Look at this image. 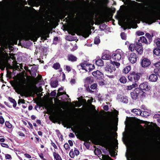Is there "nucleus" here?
I'll list each match as a JSON object with an SVG mask.
<instances>
[{"mask_svg": "<svg viewBox=\"0 0 160 160\" xmlns=\"http://www.w3.org/2000/svg\"><path fill=\"white\" fill-rule=\"evenodd\" d=\"M138 142L137 144V150L138 153L136 155V159L138 160L140 156V154L142 149L143 147L142 144L141 143V139L140 137H138Z\"/></svg>", "mask_w": 160, "mask_h": 160, "instance_id": "nucleus-6", "label": "nucleus"}, {"mask_svg": "<svg viewBox=\"0 0 160 160\" xmlns=\"http://www.w3.org/2000/svg\"><path fill=\"white\" fill-rule=\"evenodd\" d=\"M120 101L125 103L128 102V97L126 96H122L120 98Z\"/></svg>", "mask_w": 160, "mask_h": 160, "instance_id": "nucleus-28", "label": "nucleus"}, {"mask_svg": "<svg viewBox=\"0 0 160 160\" xmlns=\"http://www.w3.org/2000/svg\"><path fill=\"white\" fill-rule=\"evenodd\" d=\"M88 65V66H89L88 68L89 71H90L95 68V66L93 65H92L91 64H90Z\"/></svg>", "mask_w": 160, "mask_h": 160, "instance_id": "nucleus-43", "label": "nucleus"}, {"mask_svg": "<svg viewBox=\"0 0 160 160\" xmlns=\"http://www.w3.org/2000/svg\"><path fill=\"white\" fill-rule=\"evenodd\" d=\"M145 36L148 39V44H150L152 41V37H153V34H152L151 35L149 33H146Z\"/></svg>", "mask_w": 160, "mask_h": 160, "instance_id": "nucleus-21", "label": "nucleus"}, {"mask_svg": "<svg viewBox=\"0 0 160 160\" xmlns=\"http://www.w3.org/2000/svg\"><path fill=\"white\" fill-rule=\"evenodd\" d=\"M131 70V67L130 66H128L125 67L123 69V72L125 73H128Z\"/></svg>", "mask_w": 160, "mask_h": 160, "instance_id": "nucleus-34", "label": "nucleus"}, {"mask_svg": "<svg viewBox=\"0 0 160 160\" xmlns=\"http://www.w3.org/2000/svg\"><path fill=\"white\" fill-rule=\"evenodd\" d=\"M53 155L55 160H62L61 156L58 153L54 152H53Z\"/></svg>", "mask_w": 160, "mask_h": 160, "instance_id": "nucleus-22", "label": "nucleus"}, {"mask_svg": "<svg viewBox=\"0 0 160 160\" xmlns=\"http://www.w3.org/2000/svg\"><path fill=\"white\" fill-rule=\"evenodd\" d=\"M5 125L7 127L9 128H11L12 127V125L10 123L9 121H6L5 122Z\"/></svg>", "mask_w": 160, "mask_h": 160, "instance_id": "nucleus-42", "label": "nucleus"}, {"mask_svg": "<svg viewBox=\"0 0 160 160\" xmlns=\"http://www.w3.org/2000/svg\"><path fill=\"white\" fill-rule=\"evenodd\" d=\"M1 145L3 147H5L7 148H9V146L7 144H5V143H1Z\"/></svg>", "mask_w": 160, "mask_h": 160, "instance_id": "nucleus-61", "label": "nucleus"}, {"mask_svg": "<svg viewBox=\"0 0 160 160\" xmlns=\"http://www.w3.org/2000/svg\"><path fill=\"white\" fill-rule=\"evenodd\" d=\"M68 59L69 61L74 62L77 60V58L72 54H69L68 56Z\"/></svg>", "mask_w": 160, "mask_h": 160, "instance_id": "nucleus-19", "label": "nucleus"}, {"mask_svg": "<svg viewBox=\"0 0 160 160\" xmlns=\"http://www.w3.org/2000/svg\"><path fill=\"white\" fill-rule=\"evenodd\" d=\"M67 40L69 41H72L74 40V37L70 36H67Z\"/></svg>", "mask_w": 160, "mask_h": 160, "instance_id": "nucleus-48", "label": "nucleus"}, {"mask_svg": "<svg viewBox=\"0 0 160 160\" xmlns=\"http://www.w3.org/2000/svg\"><path fill=\"white\" fill-rule=\"evenodd\" d=\"M100 39L98 38H95L94 41V43L96 44H98L100 42Z\"/></svg>", "mask_w": 160, "mask_h": 160, "instance_id": "nucleus-49", "label": "nucleus"}, {"mask_svg": "<svg viewBox=\"0 0 160 160\" xmlns=\"http://www.w3.org/2000/svg\"><path fill=\"white\" fill-rule=\"evenodd\" d=\"M135 49L140 55H142L143 52V48L141 43L137 42L135 43Z\"/></svg>", "mask_w": 160, "mask_h": 160, "instance_id": "nucleus-8", "label": "nucleus"}, {"mask_svg": "<svg viewBox=\"0 0 160 160\" xmlns=\"http://www.w3.org/2000/svg\"><path fill=\"white\" fill-rule=\"evenodd\" d=\"M153 53L156 56H160V48H155L153 50Z\"/></svg>", "mask_w": 160, "mask_h": 160, "instance_id": "nucleus-24", "label": "nucleus"}, {"mask_svg": "<svg viewBox=\"0 0 160 160\" xmlns=\"http://www.w3.org/2000/svg\"><path fill=\"white\" fill-rule=\"evenodd\" d=\"M130 94L133 100H136L137 99L138 97V96L134 92H131Z\"/></svg>", "mask_w": 160, "mask_h": 160, "instance_id": "nucleus-31", "label": "nucleus"}, {"mask_svg": "<svg viewBox=\"0 0 160 160\" xmlns=\"http://www.w3.org/2000/svg\"><path fill=\"white\" fill-rule=\"evenodd\" d=\"M50 119L53 123H54L57 122L59 119L60 120V121L62 122L63 125L64 123H67V122L66 120H65L62 118H59L58 117L55 116H53L52 117H50Z\"/></svg>", "mask_w": 160, "mask_h": 160, "instance_id": "nucleus-13", "label": "nucleus"}, {"mask_svg": "<svg viewBox=\"0 0 160 160\" xmlns=\"http://www.w3.org/2000/svg\"><path fill=\"white\" fill-rule=\"evenodd\" d=\"M158 79V77L157 74L152 73L150 74L148 77V80L151 82H156Z\"/></svg>", "mask_w": 160, "mask_h": 160, "instance_id": "nucleus-16", "label": "nucleus"}, {"mask_svg": "<svg viewBox=\"0 0 160 160\" xmlns=\"http://www.w3.org/2000/svg\"><path fill=\"white\" fill-rule=\"evenodd\" d=\"M132 85L128 86L127 87V90H131L132 88L137 87L138 86L136 83H132Z\"/></svg>", "mask_w": 160, "mask_h": 160, "instance_id": "nucleus-25", "label": "nucleus"}, {"mask_svg": "<svg viewBox=\"0 0 160 160\" xmlns=\"http://www.w3.org/2000/svg\"><path fill=\"white\" fill-rule=\"evenodd\" d=\"M56 91L55 90H54L51 92L50 95L52 97H55L56 96Z\"/></svg>", "mask_w": 160, "mask_h": 160, "instance_id": "nucleus-57", "label": "nucleus"}, {"mask_svg": "<svg viewBox=\"0 0 160 160\" xmlns=\"http://www.w3.org/2000/svg\"><path fill=\"white\" fill-rule=\"evenodd\" d=\"M74 153L76 156H78L80 152L76 148H75Z\"/></svg>", "mask_w": 160, "mask_h": 160, "instance_id": "nucleus-55", "label": "nucleus"}, {"mask_svg": "<svg viewBox=\"0 0 160 160\" xmlns=\"http://www.w3.org/2000/svg\"><path fill=\"white\" fill-rule=\"evenodd\" d=\"M0 66L3 67L4 69L5 68V65L3 61L2 60H0Z\"/></svg>", "mask_w": 160, "mask_h": 160, "instance_id": "nucleus-59", "label": "nucleus"}, {"mask_svg": "<svg viewBox=\"0 0 160 160\" xmlns=\"http://www.w3.org/2000/svg\"><path fill=\"white\" fill-rule=\"evenodd\" d=\"M141 75L140 73H136L134 72H132L129 74L128 78L129 81L135 83L140 79Z\"/></svg>", "mask_w": 160, "mask_h": 160, "instance_id": "nucleus-4", "label": "nucleus"}, {"mask_svg": "<svg viewBox=\"0 0 160 160\" xmlns=\"http://www.w3.org/2000/svg\"><path fill=\"white\" fill-rule=\"evenodd\" d=\"M122 55V52L121 50H117L112 54V58L115 61H119L121 59Z\"/></svg>", "mask_w": 160, "mask_h": 160, "instance_id": "nucleus-5", "label": "nucleus"}, {"mask_svg": "<svg viewBox=\"0 0 160 160\" xmlns=\"http://www.w3.org/2000/svg\"><path fill=\"white\" fill-rule=\"evenodd\" d=\"M65 69L68 72L71 71V67L69 66L68 65L66 66L65 67Z\"/></svg>", "mask_w": 160, "mask_h": 160, "instance_id": "nucleus-58", "label": "nucleus"}, {"mask_svg": "<svg viewBox=\"0 0 160 160\" xmlns=\"http://www.w3.org/2000/svg\"><path fill=\"white\" fill-rule=\"evenodd\" d=\"M105 26L106 25L105 24H102V25H100L99 27L102 31L104 30V28H105Z\"/></svg>", "mask_w": 160, "mask_h": 160, "instance_id": "nucleus-60", "label": "nucleus"}, {"mask_svg": "<svg viewBox=\"0 0 160 160\" xmlns=\"http://www.w3.org/2000/svg\"><path fill=\"white\" fill-rule=\"evenodd\" d=\"M5 158L6 159H11L12 158V157L9 154H6L5 155Z\"/></svg>", "mask_w": 160, "mask_h": 160, "instance_id": "nucleus-62", "label": "nucleus"}, {"mask_svg": "<svg viewBox=\"0 0 160 160\" xmlns=\"http://www.w3.org/2000/svg\"><path fill=\"white\" fill-rule=\"evenodd\" d=\"M153 72L154 73L157 74V76L160 77V69L158 68H155L154 69Z\"/></svg>", "mask_w": 160, "mask_h": 160, "instance_id": "nucleus-38", "label": "nucleus"}, {"mask_svg": "<svg viewBox=\"0 0 160 160\" xmlns=\"http://www.w3.org/2000/svg\"><path fill=\"white\" fill-rule=\"evenodd\" d=\"M116 61H115L112 62V61H111V62H112L111 64L113 65L114 66L115 65L117 68H118L120 65V63L117 62Z\"/></svg>", "mask_w": 160, "mask_h": 160, "instance_id": "nucleus-40", "label": "nucleus"}, {"mask_svg": "<svg viewBox=\"0 0 160 160\" xmlns=\"http://www.w3.org/2000/svg\"><path fill=\"white\" fill-rule=\"evenodd\" d=\"M128 48L131 52L134 51L135 49V43L130 44Z\"/></svg>", "mask_w": 160, "mask_h": 160, "instance_id": "nucleus-36", "label": "nucleus"}, {"mask_svg": "<svg viewBox=\"0 0 160 160\" xmlns=\"http://www.w3.org/2000/svg\"><path fill=\"white\" fill-rule=\"evenodd\" d=\"M154 65L156 67L160 68V62H158L154 64Z\"/></svg>", "mask_w": 160, "mask_h": 160, "instance_id": "nucleus-54", "label": "nucleus"}, {"mask_svg": "<svg viewBox=\"0 0 160 160\" xmlns=\"http://www.w3.org/2000/svg\"><path fill=\"white\" fill-rule=\"evenodd\" d=\"M139 42H142L146 44H148V41L145 37L142 36L140 38V39L138 40Z\"/></svg>", "mask_w": 160, "mask_h": 160, "instance_id": "nucleus-23", "label": "nucleus"}, {"mask_svg": "<svg viewBox=\"0 0 160 160\" xmlns=\"http://www.w3.org/2000/svg\"><path fill=\"white\" fill-rule=\"evenodd\" d=\"M111 58V56L108 54H103L102 57V59L103 60H109Z\"/></svg>", "mask_w": 160, "mask_h": 160, "instance_id": "nucleus-29", "label": "nucleus"}, {"mask_svg": "<svg viewBox=\"0 0 160 160\" xmlns=\"http://www.w3.org/2000/svg\"><path fill=\"white\" fill-rule=\"evenodd\" d=\"M93 78L92 77H89L86 79V81L88 83H91L93 82Z\"/></svg>", "mask_w": 160, "mask_h": 160, "instance_id": "nucleus-33", "label": "nucleus"}, {"mask_svg": "<svg viewBox=\"0 0 160 160\" xmlns=\"http://www.w3.org/2000/svg\"><path fill=\"white\" fill-rule=\"evenodd\" d=\"M116 68L113 65L111 64H108L105 68V72L106 73L109 74L112 72L113 71H115Z\"/></svg>", "mask_w": 160, "mask_h": 160, "instance_id": "nucleus-9", "label": "nucleus"}, {"mask_svg": "<svg viewBox=\"0 0 160 160\" xmlns=\"http://www.w3.org/2000/svg\"><path fill=\"white\" fill-rule=\"evenodd\" d=\"M109 152L110 156L112 157H115L116 155L115 154V152L114 151H109ZM117 154H116V155Z\"/></svg>", "mask_w": 160, "mask_h": 160, "instance_id": "nucleus-51", "label": "nucleus"}, {"mask_svg": "<svg viewBox=\"0 0 160 160\" xmlns=\"http://www.w3.org/2000/svg\"><path fill=\"white\" fill-rule=\"evenodd\" d=\"M138 96L140 95L142 96H145L146 93L143 91L140 88H135L134 91Z\"/></svg>", "mask_w": 160, "mask_h": 160, "instance_id": "nucleus-15", "label": "nucleus"}, {"mask_svg": "<svg viewBox=\"0 0 160 160\" xmlns=\"http://www.w3.org/2000/svg\"><path fill=\"white\" fill-rule=\"evenodd\" d=\"M151 64L150 60L146 58L142 57L141 62V65L143 68L148 67Z\"/></svg>", "mask_w": 160, "mask_h": 160, "instance_id": "nucleus-7", "label": "nucleus"}, {"mask_svg": "<svg viewBox=\"0 0 160 160\" xmlns=\"http://www.w3.org/2000/svg\"><path fill=\"white\" fill-rule=\"evenodd\" d=\"M139 87L142 90L144 91H148L150 89V87L148 85L147 82H144L141 83L139 86Z\"/></svg>", "mask_w": 160, "mask_h": 160, "instance_id": "nucleus-11", "label": "nucleus"}, {"mask_svg": "<svg viewBox=\"0 0 160 160\" xmlns=\"http://www.w3.org/2000/svg\"><path fill=\"white\" fill-rule=\"evenodd\" d=\"M69 155L71 158H73L74 157L75 155L72 149H71L70 151Z\"/></svg>", "mask_w": 160, "mask_h": 160, "instance_id": "nucleus-46", "label": "nucleus"}, {"mask_svg": "<svg viewBox=\"0 0 160 160\" xmlns=\"http://www.w3.org/2000/svg\"><path fill=\"white\" fill-rule=\"evenodd\" d=\"M108 142L107 140L103 139H94L93 141V143L96 145H100L102 146L103 145L107 144Z\"/></svg>", "mask_w": 160, "mask_h": 160, "instance_id": "nucleus-10", "label": "nucleus"}, {"mask_svg": "<svg viewBox=\"0 0 160 160\" xmlns=\"http://www.w3.org/2000/svg\"><path fill=\"white\" fill-rule=\"evenodd\" d=\"M26 84V80L24 78L22 81V84L23 86H25V85Z\"/></svg>", "mask_w": 160, "mask_h": 160, "instance_id": "nucleus-63", "label": "nucleus"}, {"mask_svg": "<svg viewBox=\"0 0 160 160\" xmlns=\"http://www.w3.org/2000/svg\"><path fill=\"white\" fill-rule=\"evenodd\" d=\"M131 111L132 112H134L136 114L138 115H141L142 113L141 110L138 109H133Z\"/></svg>", "mask_w": 160, "mask_h": 160, "instance_id": "nucleus-26", "label": "nucleus"}, {"mask_svg": "<svg viewBox=\"0 0 160 160\" xmlns=\"http://www.w3.org/2000/svg\"><path fill=\"white\" fill-rule=\"evenodd\" d=\"M136 34L138 36H139L144 35V33L143 32H142L140 31H138L136 32Z\"/></svg>", "mask_w": 160, "mask_h": 160, "instance_id": "nucleus-52", "label": "nucleus"}, {"mask_svg": "<svg viewBox=\"0 0 160 160\" xmlns=\"http://www.w3.org/2000/svg\"><path fill=\"white\" fill-rule=\"evenodd\" d=\"M88 141L84 143L83 144L85 146L86 148L89 149L90 147V142H89V140H87Z\"/></svg>", "mask_w": 160, "mask_h": 160, "instance_id": "nucleus-44", "label": "nucleus"}, {"mask_svg": "<svg viewBox=\"0 0 160 160\" xmlns=\"http://www.w3.org/2000/svg\"><path fill=\"white\" fill-rule=\"evenodd\" d=\"M87 65V63H80L79 65H77V67L79 70L82 69L85 70L86 72H87V68H86V66Z\"/></svg>", "mask_w": 160, "mask_h": 160, "instance_id": "nucleus-18", "label": "nucleus"}, {"mask_svg": "<svg viewBox=\"0 0 160 160\" xmlns=\"http://www.w3.org/2000/svg\"><path fill=\"white\" fill-rule=\"evenodd\" d=\"M21 103L23 104H24L25 103V100L23 99H19L18 100V104H20V103Z\"/></svg>", "mask_w": 160, "mask_h": 160, "instance_id": "nucleus-56", "label": "nucleus"}, {"mask_svg": "<svg viewBox=\"0 0 160 160\" xmlns=\"http://www.w3.org/2000/svg\"><path fill=\"white\" fill-rule=\"evenodd\" d=\"M135 19L134 16H130L128 20V22L126 23L125 25L126 29H131V25L134 19Z\"/></svg>", "mask_w": 160, "mask_h": 160, "instance_id": "nucleus-14", "label": "nucleus"}, {"mask_svg": "<svg viewBox=\"0 0 160 160\" xmlns=\"http://www.w3.org/2000/svg\"><path fill=\"white\" fill-rule=\"evenodd\" d=\"M121 38L123 40H126L127 39V37L125 33L124 32H122L120 34Z\"/></svg>", "mask_w": 160, "mask_h": 160, "instance_id": "nucleus-41", "label": "nucleus"}, {"mask_svg": "<svg viewBox=\"0 0 160 160\" xmlns=\"http://www.w3.org/2000/svg\"><path fill=\"white\" fill-rule=\"evenodd\" d=\"M8 100L11 102L12 103L16 101L14 99H13L12 98H11L10 97H8Z\"/></svg>", "mask_w": 160, "mask_h": 160, "instance_id": "nucleus-64", "label": "nucleus"}, {"mask_svg": "<svg viewBox=\"0 0 160 160\" xmlns=\"http://www.w3.org/2000/svg\"><path fill=\"white\" fill-rule=\"evenodd\" d=\"M119 80L120 82L122 83H126L127 81V78L124 76H121Z\"/></svg>", "mask_w": 160, "mask_h": 160, "instance_id": "nucleus-30", "label": "nucleus"}, {"mask_svg": "<svg viewBox=\"0 0 160 160\" xmlns=\"http://www.w3.org/2000/svg\"><path fill=\"white\" fill-rule=\"evenodd\" d=\"M39 156L40 158L42 160H47L46 159L44 158L43 156V154L42 153H38Z\"/></svg>", "mask_w": 160, "mask_h": 160, "instance_id": "nucleus-50", "label": "nucleus"}, {"mask_svg": "<svg viewBox=\"0 0 160 160\" xmlns=\"http://www.w3.org/2000/svg\"><path fill=\"white\" fill-rule=\"evenodd\" d=\"M50 85L52 87L56 88L58 85V81L57 80L51 81Z\"/></svg>", "mask_w": 160, "mask_h": 160, "instance_id": "nucleus-27", "label": "nucleus"}, {"mask_svg": "<svg viewBox=\"0 0 160 160\" xmlns=\"http://www.w3.org/2000/svg\"><path fill=\"white\" fill-rule=\"evenodd\" d=\"M97 84L96 83H94L91 86L90 88L92 89H95L97 88Z\"/></svg>", "mask_w": 160, "mask_h": 160, "instance_id": "nucleus-47", "label": "nucleus"}, {"mask_svg": "<svg viewBox=\"0 0 160 160\" xmlns=\"http://www.w3.org/2000/svg\"><path fill=\"white\" fill-rule=\"evenodd\" d=\"M154 42L156 43L157 47L159 48H160V38H158L154 41Z\"/></svg>", "mask_w": 160, "mask_h": 160, "instance_id": "nucleus-37", "label": "nucleus"}, {"mask_svg": "<svg viewBox=\"0 0 160 160\" xmlns=\"http://www.w3.org/2000/svg\"><path fill=\"white\" fill-rule=\"evenodd\" d=\"M64 147L66 150L69 151L70 149V147L67 143H66L64 145Z\"/></svg>", "mask_w": 160, "mask_h": 160, "instance_id": "nucleus-45", "label": "nucleus"}, {"mask_svg": "<svg viewBox=\"0 0 160 160\" xmlns=\"http://www.w3.org/2000/svg\"><path fill=\"white\" fill-rule=\"evenodd\" d=\"M92 74L93 76L98 79H100L103 75L102 73L98 70L93 72Z\"/></svg>", "mask_w": 160, "mask_h": 160, "instance_id": "nucleus-17", "label": "nucleus"}, {"mask_svg": "<svg viewBox=\"0 0 160 160\" xmlns=\"http://www.w3.org/2000/svg\"><path fill=\"white\" fill-rule=\"evenodd\" d=\"M82 36L85 38L88 37L89 35L88 32L86 30H84L82 32Z\"/></svg>", "mask_w": 160, "mask_h": 160, "instance_id": "nucleus-32", "label": "nucleus"}, {"mask_svg": "<svg viewBox=\"0 0 160 160\" xmlns=\"http://www.w3.org/2000/svg\"><path fill=\"white\" fill-rule=\"evenodd\" d=\"M26 35V40L33 39L34 41H36L40 36V34L35 32L34 29L31 27H27L25 31Z\"/></svg>", "mask_w": 160, "mask_h": 160, "instance_id": "nucleus-2", "label": "nucleus"}, {"mask_svg": "<svg viewBox=\"0 0 160 160\" xmlns=\"http://www.w3.org/2000/svg\"><path fill=\"white\" fill-rule=\"evenodd\" d=\"M52 67L56 70H58L59 69L60 67V65L58 62H56L53 64Z\"/></svg>", "mask_w": 160, "mask_h": 160, "instance_id": "nucleus-35", "label": "nucleus"}, {"mask_svg": "<svg viewBox=\"0 0 160 160\" xmlns=\"http://www.w3.org/2000/svg\"><path fill=\"white\" fill-rule=\"evenodd\" d=\"M138 58V57L136 53L132 52L129 55L128 59L133 64L136 62Z\"/></svg>", "mask_w": 160, "mask_h": 160, "instance_id": "nucleus-12", "label": "nucleus"}, {"mask_svg": "<svg viewBox=\"0 0 160 160\" xmlns=\"http://www.w3.org/2000/svg\"><path fill=\"white\" fill-rule=\"evenodd\" d=\"M155 9L148 10V12H150V14L142 16V18L144 22L149 24H151L157 20H160V7H157Z\"/></svg>", "mask_w": 160, "mask_h": 160, "instance_id": "nucleus-1", "label": "nucleus"}, {"mask_svg": "<svg viewBox=\"0 0 160 160\" xmlns=\"http://www.w3.org/2000/svg\"><path fill=\"white\" fill-rule=\"evenodd\" d=\"M102 158L105 160H113L108 155H103Z\"/></svg>", "mask_w": 160, "mask_h": 160, "instance_id": "nucleus-39", "label": "nucleus"}, {"mask_svg": "<svg viewBox=\"0 0 160 160\" xmlns=\"http://www.w3.org/2000/svg\"><path fill=\"white\" fill-rule=\"evenodd\" d=\"M4 122V119L3 117L0 116V123L1 124H3Z\"/></svg>", "mask_w": 160, "mask_h": 160, "instance_id": "nucleus-53", "label": "nucleus"}, {"mask_svg": "<svg viewBox=\"0 0 160 160\" xmlns=\"http://www.w3.org/2000/svg\"><path fill=\"white\" fill-rule=\"evenodd\" d=\"M105 125H103L102 128L104 130L103 136L107 140H109L111 138L110 131L111 130V125L109 122H106L105 123Z\"/></svg>", "mask_w": 160, "mask_h": 160, "instance_id": "nucleus-3", "label": "nucleus"}, {"mask_svg": "<svg viewBox=\"0 0 160 160\" xmlns=\"http://www.w3.org/2000/svg\"><path fill=\"white\" fill-rule=\"evenodd\" d=\"M97 59L95 60L96 65L98 66H102L104 65V62L102 60V59L98 58H97Z\"/></svg>", "mask_w": 160, "mask_h": 160, "instance_id": "nucleus-20", "label": "nucleus"}]
</instances>
